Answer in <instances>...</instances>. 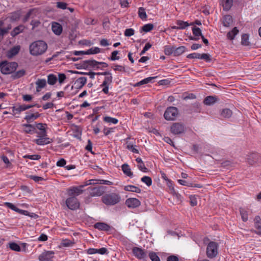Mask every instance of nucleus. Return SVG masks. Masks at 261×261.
<instances>
[{"label":"nucleus","mask_w":261,"mask_h":261,"mask_svg":"<svg viewBox=\"0 0 261 261\" xmlns=\"http://www.w3.org/2000/svg\"><path fill=\"white\" fill-rule=\"evenodd\" d=\"M47 47V44L43 40H37L30 45V53L33 56H40L46 51Z\"/></svg>","instance_id":"obj_1"},{"label":"nucleus","mask_w":261,"mask_h":261,"mask_svg":"<svg viewBox=\"0 0 261 261\" xmlns=\"http://www.w3.org/2000/svg\"><path fill=\"white\" fill-rule=\"evenodd\" d=\"M102 202L107 205H114L121 200V196L116 193L106 194L101 198Z\"/></svg>","instance_id":"obj_2"},{"label":"nucleus","mask_w":261,"mask_h":261,"mask_svg":"<svg viewBox=\"0 0 261 261\" xmlns=\"http://www.w3.org/2000/svg\"><path fill=\"white\" fill-rule=\"evenodd\" d=\"M17 66L16 62L3 61L0 63V70L4 74H10L16 69Z\"/></svg>","instance_id":"obj_3"},{"label":"nucleus","mask_w":261,"mask_h":261,"mask_svg":"<svg viewBox=\"0 0 261 261\" xmlns=\"http://www.w3.org/2000/svg\"><path fill=\"white\" fill-rule=\"evenodd\" d=\"M97 65H101L103 68L107 67L108 64L105 62H97L94 60H87L83 61L81 63L78 64L79 67H77V69H86L90 67H95Z\"/></svg>","instance_id":"obj_4"},{"label":"nucleus","mask_w":261,"mask_h":261,"mask_svg":"<svg viewBox=\"0 0 261 261\" xmlns=\"http://www.w3.org/2000/svg\"><path fill=\"white\" fill-rule=\"evenodd\" d=\"M179 111L178 109L175 107H168L164 114V118L168 121H173L175 120L178 116Z\"/></svg>","instance_id":"obj_5"},{"label":"nucleus","mask_w":261,"mask_h":261,"mask_svg":"<svg viewBox=\"0 0 261 261\" xmlns=\"http://www.w3.org/2000/svg\"><path fill=\"white\" fill-rule=\"evenodd\" d=\"M66 204L68 208L71 210H76L80 207V203L77 198L74 196L67 198Z\"/></svg>","instance_id":"obj_6"},{"label":"nucleus","mask_w":261,"mask_h":261,"mask_svg":"<svg viewBox=\"0 0 261 261\" xmlns=\"http://www.w3.org/2000/svg\"><path fill=\"white\" fill-rule=\"evenodd\" d=\"M90 197H98L101 196L105 192V187L103 186L97 187H89L87 189Z\"/></svg>","instance_id":"obj_7"},{"label":"nucleus","mask_w":261,"mask_h":261,"mask_svg":"<svg viewBox=\"0 0 261 261\" xmlns=\"http://www.w3.org/2000/svg\"><path fill=\"white\" fill-rule=\"evenodd\" d=\"M113 81V76L112 73L110 72L109 74L105 76L102 83L100 85L101 87H103L102 91L105 94L109 93V86L111 84Z\"/></svg>","instance_id":"obj_8"},{"label":"nucleus","mask_w":261,"mask_h":261,"mask_svg":"<svg viewBox=\"0 0 261 261\" xmlns=\"http://www.w3.org/2000/svg\"><path fill=\"white\" fill-rule=\"evenodd\" d=\"M84 192L82 186H73L67 189V193L68 196L71 197L77 196L82 194Z\"/></svg>","instance_id":"obj_9"},{"label":"nucleus","mask_w":261,"mask_h":261,"mask_svg":"<svg viewBox=\"0 0 261 261\" xmlns=\"http://www.w3.org/2000/svg\"><path fill=\"white\" fill-rule=\"evenodd\" d=\"M170 131L174 135H179L185 132V127L182 123H174L170 127Z\"/></svg>","instance_id":"obj_10"},{"label":"nucleus","mask_w":261,"mask_h":261,"mask_svg":"<svg viewBox=\"0 0 261 261\" xmlns=\"http://www.w3.org/2000/svg\"><path fill=\"white\" fill-rule=\"evenodd\" d=\"M94 226L95 228L99 230L107 231L110 233H112L115 231V229L113 227L103 222L96 223Z\"/></svg>","instance_id":"obj_11"},{"label":"nucleus","mask_w":261,"mask_h":261,"mask_svg":"<svg viewBox=\"0 0 261 261\" xmlns=\"http://www.w3.org/2000/svg\"><path fill=\"white\" fill-rule=\"evenodd\" d=\"M54 251H44L39 256L40 261H53Z\"/></svg>","instance_id":"obj_12"},{"label":"nucleus","mask_w":261,"mask_h":261,"mask_svg":"<svg viewBox=\"0 0 261 261\" xmlns=\"http://www.w3.org/2000/svg\"><path fill=\"white\" fill-rule=\"evenodd\" d=\"M133 252L135 257L138 259L144 260L147 257L146 252L140 248L134 247L133 249Z\"/></svg>","instance_id":"obj_13"},{"label":"nucleus","mask_w":261,"mask_h":261,"mask_svg":"<svg viewBox=\"0 0 261 261\" xmlns=\"http://www.w3.org/2000/svg\"><path fill=\"white\" fill-rule=\"evenodd\" d=\"M38 139L34 140V142L38 145H47L53 142V140L47 137V136L38 135Z\"/></svg>","instance_id":"obj_14"},{"label":"nucleus","mask_w":261,"mask_h":261,"mask_svg":"<svg viewBox=\"0 0 261 261\" xmlns=\"http://www.w3.org/2000/svg\"><path fill=\"white\" fill-rule=\"evenodd\" d=\"M38 14V10L36 8L31 9L29 10L22 19L23 22H27L29 19L35 18Z\"/></svg>","instance_id":"obj_15"},{"label":"nucleus","mask_w":261,"mask_h":261,"mask_svg":"<svg viewBox=\"0 0 261 261\" xmlns=\"http://www.w3.org/2000/svg\"><path fill=\"white\" fill-rule=\"evenodd\" d=\"M126 205L130 208H136L140 205V201L136 198H129L126 200Z\"/></svg>","instance_id":"obj_16"},{"label":"nucleus","mask_w":261,"mask_h":261,"mask_svg":"<svg viewBox=\"0 0 261 261\" xmlns=\"http://www.w3.org/2000/svg\"><path fill=\"white\" fill-rule=\"evenodd\" d=\"M218 253L217 246H207L206 254L209 258L215 257Z\"/></svg>","instance_id":"obj_17"},{"label":"nucleus","mask_w":261,"mask_h":261,"mask_svg":"<svg viewBox=\"0 0 261 261\" xmlns=\"http://www.w3.org/2000/svg\"><path fill=\"white\" fill-rule=\"evenodd\" d=\"M5 205L8 207V208L11 209L12 210H13L14 211L17 212L19 214L24 215H28V211L20 210L18 208H17L14 204H13L12 203L10 202H6L5 203Z\"/></svg>","instance_id":"obj_18"},{"label":"nucleus","mask_w":261,"mask_h":261,"mask_svg":"<svg viewBox=\"0 0 261 261\" xmlns=\"http://www.w3.org/2000/svg\"><path fill=\"white\" fill-rule=\"evenodd\" d=\"M23 127V131L26 134H33L37 133L35 125L30 124H23L22 125Z\"/></svg>","instance_id":"obj_19"},{"label":"nucleus","mask_w":261,"mask_h":261,"mask_svg":"<svg viewBox=\"0 0 261 261\" xmlns=\"http://www.w3.org/2000/svg\"><path fill=\"white\" fill-rule=\"evenodd\" d=\"M46 126V124L45 123H36L35 125V127H36V129H38L40 130V132H37V134L38 135H42L43 136H47V133L46 130L45 126Z\"/></svg>","instance_id":"obj_20"},{"label":"nucleus","mask_w":261,"mask_h":261,"mask_svg":"<svg viewBox=\"0 0 261 261\" xmlns=\"http://www.w3.org/2000/svg\"><path fill=\"white\" fill-rule=\"evenodd\" d=\"M51 29L55 34L60 35L62 32V27L58 22H53L51 24Z\"/></svg>","instance_id":"obj_21"},{"label":"nucleus","mask_w":261,"mask_h":261,"mask_svg":"<svg viewBox=\"0 0 261 261\" xmlns=\"http://www.w3.org/2000/svg\"><path fill=\"white\" fill-rule=\"evenodd\" d=\"M218 100V98L216 96H206L203 102L205 105L211 106L215 103Z\"/></svg>","instance_id":"obj_22"},{"label":"nucleus","mask_w":261,"mask_h":261,"mask_svg":"<svg viewBox=\"0 0 261 261\" xmlns=\"http://www.w3.org/2000/svg\"><path fill=\"white\" fill-rule=\"evenodd\" d=\"M20 50V45H16L10 49L7 52V56L8 58H11L18 54Z\"/></svg>","instance_id":"obj_23"},{"label":"nucleus","mask_w":261,"mask_h":261,"mask_svg":"<svg viewBox=\"0 0 261 261\" xmlns=\"http://www.w3.org/2000/svg\"><path fill=\"white\" fill-rule=\"evenodd\" d=\"M86 77H80L76 80L74 84L77 89H81L86 84Z\"/></svg>","instance_id":"obj_24"},{"label":"nucleus","mask_w":261,"mask_h":261,"mask_svg":"<svg viewBox=\"0 0 261 261\" xmlns=\"http://www.w3.org/2000/svg\"><path fill=\"white\" fill-rule=\"evenodd\" d=\"M36 91L40 92L41 90L46 86V81L45 79H38L35 83Z\"/></svg>","instance_id":"obj_25"},{"label":"nucleus","mask_w":261,"mask_h":261,"mask_svg":"<svg viewBox=\"0 0 261 261\" xmlns=\"http://www.w3.org/2000/svg\"><path fill=\"white\" fill-rule=\"evenodd\" d=\"M40 116V114H39L38 112L36 113H27L26 116L24 117V119L28 122H32L34 120H36L37 118H38Z\"/></svg>","instance_id":"obj_26"},{"label":"nucleus","mask_w":261,"mask_h":261,"mask_svg":"<svg viewBox=\"0 0 261 261\" xmlns=\"http://www.w3.org/2000/svg\"><path fill=\"white\" fill-rule=\"evenodd\" d=\"M222 22L224 27H229L233 22L232 18L231 16L226 15L223 17Z\"/></svg>","instance_id":"obj_27"},{"label":"nucleus","mask_w":261,"mask_h":261,"mask_svg":"<svg viewBox=\"0 0 261 261\" xmlns=\"http://www.w3.org/2000/svg\"><path fill=\"white\" fill-rule=\"evenodd\" d=\"M232 0H221V4L225 11H228L230 9L232 6Z\"/></svg>","instance_id":"obj_28"},{"label":"nucleus","mask_w":261,"mask_h":261,"mask_svg":"<svg viewBox=\"0 0 261 261\" xmlns=\"http://www.w3.org/2000/svg\"><path fill=\"white\" fill-rule=\"evenodd\" d=\"M122 170L123 173L129 177H132L133 173L131 171V169L129 165L127 164H124L121 166Z\"/></svg>","instance_id":"obj_29"},{"label":"nucleus","mask_w":261,"mask_h":261,"mask_svg":"<svg viewBox=\"0 0 261 261\" xmlns=\"http://www.w3.org/2000/svg\"><path fill=\"white\" fill-rule=\"evenodd\" d=\"M11 109L12 110V114L13 115H16V114H20L21 112L25 111L23 105H19L18 106H13L11 108Z\"/></svg>","instance_id":"obj_30"},{"label":"nucleus","mask_w":261,"mask_h":261,"mask_svg":"<svg viewBox=\"0 0 261 261\" xmlns=\"http://www.w3.org/2000/svg\"><path fill=\"white\" fill-rule=\"evenodd\" d=\"M254 221L255 228L258 230L256 233L261 234V218L257 216L255 217Z\"/></svg>","instance_id":"obj_31"},{"label":"nucleus","mask_w":261,"mask_h":261,"mask_svg":"<svg viewBox=\"0 0 261 261\" xmlns=\"http://www.w3.org/2000/svg\"><path fill=\"white\" fill-rule=\"evenodd\" d=\"M192 32L195 37L191 38L192 40H197L199 39V37L202 36L201 30L197 27H194L192 28Z\"/></svg>","instance_id":"obj_32"},{"label":"nucleus","mask_w":261,"mask_h":261,"mask_svg":"<svg viewBox=\"0 0 261 261\" xmlns=\"http://www.w3.org/2000/svg\"><path fill=\"white\" fill-rule=\"evenodd\" d=\"M24 29V25H19L13 29V30L11 32V35L13 37H15L18 35L19 33L22 32Z\"/></svg>","instance_id":"obj_33"},{"label":"nucleus","mask_w":261,"mask_h":261,"mask_svg":"<svg viewBox=\"0 0 261 261\" xmlns=\"http://www.w3.org/2000/svg\"><path fill=\"white\" fill-rule=\"evenodd\" d=\"M155 78H156V77H152V76H150V77H148L145 78V79L141 80V81L136 83L134 85V87H139V86H140L141 85L146 84H148L149 83H151V82H152V81L153 79H155Z\"/></svg>","instance_id":"obj_34"},{"label":"nucleus","mask_w":261,"mask_h":261,"mask_svg":"<svg viewBox=\"0 0 261 261\" xmlns=\"http://www.w3.org/2000/svg\"><path fill=\"white\" fill-rule=\"evenodd\" d=\"M124 189L126 191H130L137 193H140L141 192V190L139 188L133 185L126 186L124 187Z\"/></svg>","instance_id":"obj_35"},{"label":"nucleus","mask_w":261,"mask_h":261,"mask_svg":"<svg viewBox=\"0 0 261 261\" xmlns=\"http://www.w3.org/2000/svg\"><path fill=\"white\" fill-rule=\"evenodd\" d=\"M239 32V30L237 27L233 28L231 31L227 33V38L231 40H233L236 36L238 34Z\"/></svg>","instance_id":"obj_36"},{"label":"nucleus","mask_w":261,"mask_h":261,"mask_svg":"<svg viewBox=\"0 0 261 261\" xmlns=\"http://www.w3.org/2000/svg\"><path fill=\"white\" fill-rule=\"evenodd\" d=\"M186 51V47L184 46H181L178 47L174 46V56H178L182 54Z\"/></svg>","instance_id":"obj_37"},{"label":"nucleus","mask_w":261,"mask_h":261,"mask_svg":"<svg viewBox=\"0 0 261 261\" xmlns=\"http://www.w3.org/2000/svg\"><path fill=\"white\" fill-rule=\"evenodd\" d=\"M136 162L138 163V168L141 171L143 172H146L148 171L147 168L145 167L142 159L140 158H138L136 159Z\"/></svg>","instance_id":"obj_38"},{"label":"nucleus","mask_w":261,"mask_h":261,"mask_svg":"<svg viewBox=\"0 0 261 261\" xmlns=\"http://www.w3.org/2000/svg\"><path fill=\"white\" fill-rule=\"evenodd\" d=\"M201 111L200 104L199 102H195L191 106L190 113H200Z\"/></svg>","instance_id":"obj_39"},{"label":"nucleus","mask_w":261,"mask_h":261,"mask_svg":"<svg viewBox=\"0 0 261 261\" xmlns=\"http://www.w3.org/2000/svg\"><path fill=\"white\" fill-rule=\"evenodd\" d=\"M221 116L225 118H229L231 117L232 115V111L227 108L224 109L221 111Z\"/></svg>","instance_id":"obj_40"},{"label":"nucleus","mask_w":261,"mask_h":261,"mask_svg":"<svg viewBox=\"0 0 261 261\" xmlns=\"http://www.w3.org/2000/svg\"><path fill=\"white\" fill-rule=\"evenodd\" d=\"M57 80V77L54 74H49L47 75V83L50 85H55Z\"/></svg>","instance_id":"obj_41"},{"label":"nucleus","mask_w":261,"mask_h":261,"mask_svg":"<svg viewBox=\"0 0 261 261\" xmlns=\"http://www.w3.org/2000/svg\"><path fill=\"white\" fill-rule=\"evenodd\" d=\"M11 29V24H9L7 27L3 28L0 29V42L3 40L4 36L8 34L9 31Z\"/></svg>","instance_id":"obj_42"},{"label":"nucleus","mask_w":261,"mask_h":261,"mask_svg":"<svg viewBox=\"0 0 261 261\" xmlns=\"http://www.w3.org/2000/svg\"><path fill=\"white\" fill-rule=\"evenodd\" d=\"M103 121L110 124H117L118 120L115 118H113L110 116H105L103 117Z\"/></svg>","instance_id":"obj_43"},{"label":"nucleus","mask_w":261,"mask_h":261,"mask_svg":"<svg viewBox=\"0 0 261 261\" xmlns=\"http://www.w3.org/2000/svg\"><path fill=\"white\" fill-rule=\"evenodd\" d=\"M176 23L179 30L185 29L190 25L189 23L187 21H184L180 20H177Z\"/></svg>","instance_id":"obj_44"},{"label":"nucleus","mask_w":261,"mask_h":261,"mask_svg":"<svg viewBox=\"0 0 261 261\" xmlns=\"http://www.w3.org/2000/svg\"><path fill=\"white\" fill-rule=\"evenodd\" d=\"M10 248L16 251H22L25 252L27 251L26 246H9Z\"/></svg>","instance_id":"obj_45"},{"label":"nucleus","mask_w":261,"mask_h":261,"mask_svg":"<svg viewBox=\"0 0 261 261\" xmlns=\"http://www.w3.org/2000/svg\"><path fill=\"white\" fill-rule=\"evenodd\" d=\"M249 35L247 34H243L241 36V44L244 46H248L249 45Z\"/></svg>","instance_id":"obj_46"},{"label":"nucleus","mask_w":261,"mask_h":261,"mask_svg":"<svg viewBox=\"0 0 261 261\" xmlns=\"http://www.w3.org/2000/svg\"><path fill=\"white\" fill-rule=\"evenodd\" d=\"M98 184V180L96 179H89L87 181H86L83 185H80V186L83 187V189L86 186L91 185H96Z\"/></svg>","instance_id":"obj_47"},{"label":"nucleus","mask_w":261,"mask_h":261,"mask_svg":"<svg viewBox=\"0 0 261 261\" xmlns=\"http://www.w3.org/2000/svg\"><path fill=\"white\" fill-rule=\"evenodd\" d=\"M138 15L140 18L142 20L146 19L147 18L145 9L143 7H140L139 8Z\"/></svg>","instance_id":"obj_48"},{"label":"nucleus","mask_w":261,"mask_h":261,"mask_svg":"<svg viewBox=\"0 0 261 261\" xmlns=\"http://www.w3.org/2000/svg\"><path fill=\"white\" fill-rule=\"evenodd\" d=\"M164 53L167 56H170L172 54L174 55V46H165L164 47Z\"/></svg>","instance_id":"obj_49"},{"label":"nucleus","mask_w":261,"mask_h":261,"mask_svg":"<svg viewBox=\"0 0 261 261\" xmlns=\"http://www.w3.org/2000/svg\"><path fill=\"white\" fill-rule=\"evenodd\" d=\"M101 51V49L100 48L98 47H92L88 50L86 51V54L87 55H90V54H96L98 53H99Z\"/></svg>","instance_id":"obj_50"},{"label":"nucleus","mask_w":261,"mask_h":261,"mask_svg":"<svg viewBox=\"0 0 261 261\" xmlns=\"http://www.w3.org/2000/svg\"><path fill=\"white\" fill-rule=\"evenodd\" d=\"M141 180L148 187L150 186L152 183L151 178L147 176H144L142 177L141 179Z\"/></svg>","instance_id":"obj_51"},{"label":"nucleus","mask_w":261,"mask_h":261,"mask_svg":"<svg viewBox=\"0 0 261 261\" xmlns=\"http://www.w3.org/2000/svg\"><path fill=\"white\" fill-rule=\"evenodd\" d=\"M240 214L242 219L244 222H246L248 220V213L247 212L244 208H241L240 209Z\"/></svg>","instance_id":"obj_52"},{"label":"nucleus","mask_w":261,"mask_h":261,"mask_svg":"<svg viewBox=\"0 0 261 261\" xmlns=\"http://www.w3.org/2000/svg\"><path fill=\"white\" fill-rule=\"evenodd\" d=\"M153 29V25L151 23H148L144 25L142 28V31L144 32H148Z\"/></svg>","instance_id":"obj_53"},{"label":"nucleus","mask_w":261,"mask_h":261,"mask_svg":"<svg viewBox=\"0 0 261 261\" xmlns=\"http://www.w3.org/2000/svg\"><path fill=\"white\" fill-rule=\"evenodd\" d=\"M200 59H202L206 61V62H210L211 61L212 59L211 58V56L208 54H200Z\"/></svg>","instance_id":"obj_54"},{"label":"nucleus","mask_w":261,"mask_h":261,"mask_svg":"<svg viewBox=\"0 0 261 261\" xmlns=\"http://www.w3.org/2000/svg\"><path fill=\"white\" fill-rule=\"evenodd\" d=\"M23 158L25 159H29L32 160H38L41 158V156L38 154H33V155H24L23 156Z\"/></svg>","instance_id":"obj_55"},{"label":"nucleus","mask_w":261,"mask_h":261,"mask_svg":"<svg viewBox=\"0 0 261 261\" xmlns=\"http://www.w3.org/2000/svg\"><path fill=\"white\" fill-rule=\"evenodd\" d=\"M119 51L118 50L113 51L111 54V56L109 58L110 60L112 61L118 60L120 59V57L118 56Z\"/></svg>","instance_id":"obj_56"},{"label":"nucleus","mask_w":261,"mask_h":261,"mask_svg":"<svg viewBox=\"0 0 261 261\" xmlns=\"http://www.w3.org/2000/svg\"><path fill=\"white\" fill-rule=\"evenodd\" d=\"M73 132L75 133L74 136L77 137L81 134V130L80 128L77 125H74L72 128Z\"/></svg>","instance_id":"obj_57"},{"label":"nucleus","mask_w":261,"mask_h":261,"mask_svg":"<svg viewBox=\"0 0 261 261\" xmlns=\"http://www.w3.org/2000/svg\"><path fill=\"white\" fill-rule=\"evenodd\" d=\"M25 72L24 70H20L14 73L13 77L15 79L21 77L25 74Z\"/></svg>","instance_id":"obj_58"},{"label":"nucleus","mask_w":261,"mask_h":261,"mask_svg":"<svg viewBox=\"0 0 261 261\" xmlns=\"http://www.w3.org/2000/svg\"><path fill=\"white\" fill-rule=\"evenodd\" d=\"M149 256L152 261H160L159 257L154 252L149 253Z\"/></svg>","instance_id":"obj_59"},{"label":"nucleus","mask_w":261,"mask_h":261,"mask_svg":"<svg viewBox=\"0 0 261 261\" xmlns=\"http://www.w3.org/2000/svg\"><path fill=\"white\" fill-rule=\"evenodd\" d=\"M134 30L133 29H127L124 32V35L127 37H130L134 34Z\"/></svg>","instance_id":"obj_60"},{"label":"nucleus","mask_w":261,"mask_h":261,"mask_svg":"<svg viewBox=\"0 0 261 261\" xmlns=\"http://www.w3.org/2000/svg\"><path fill=\"white\" fill-rule=\"evenodd\" d=\"M127 148L129 150H130L134 153H139V150L135 148L133 144L131 143H128L127 145Z\"/></svg>","instance_id":"obj_61"},{"label":"nucleus","mask_w":261,"mask_h":261,"mask_svg":"<svg viewBox=\"0 0 261 261\" xmlns=\"http://www.w3.org/2000/svg\"><path fill=\"white\" fill-rule=\"evenodd\" d=\"M200 54L199 53H192L187 55V58L189 59H200Z\"/></svg>","instance_id":"obj_62"},{"label":"nucleus","mask_w":261,"mask_h":261,"mask_svg":"<svg viewBox=\"0 0 261 261\" xmlns=\"http://www.w3.org/2000/svg\"><path fill=\"white\" fill-rule=\"evenodd\" d=\"M190 203L191 206H194L197 205V199L195 196H190Z\"/></svg>","instance_id":"obj_63"},{"label":"nucleus","mask_w":261,"mask_h":261,"mask_svg":"<svg viewBox=\"0 0 261 261\" xmlns=\"http://www.w3.org/2000/svg\"><path fill=\"white\" fill-rule=\"evenodd\" d=\"M3 161L7 165V167H10L12 165L11 163L10 162L9 159L7 156L5 155H3L1 157Z\"/></svg>","instance_id":"obj_64"}]
</instances>
